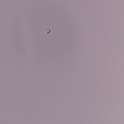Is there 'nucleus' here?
<instances>
[{
    "label": "nucleus",
    "mask_w": 124,
    "mask_h": 124,
    "mask_svg": "<svg viewBox=\"0 0 124 124\" xmlns=\"http://www.w3.org/2000/svg\"><path fill=\"white\" fill-rule=\"evenodd\" d=\"M47 33H50V32H51V30L47 29Z\"/></svg>",
    "instance_id": "f257e3e1"
}]
</instances>
